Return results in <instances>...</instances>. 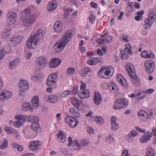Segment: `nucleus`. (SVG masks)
Masks as SVG:
<instances>
[{"mask_svg": "<svg viewBox=\"0 0 156 156\" xmlns=\"http://www.w3.org/2000/svg\"><path fill=\"white\" fill-rule=\"evenodd\" d=\"M43 37L42 30L38 29L37 33L29 37L26 43L27 47L30 49L35 48L39 41L42 40Z\"/></svg>", "mask_w": 156, "mask_h": 156, "instance_id": "obj_1", "label": "nucleus"}, {"mask_svg": "<svg viewBox=\"0 0 156 156\" xmlns=\"http://www.w3.org/2000/svg\"><path fill=\"white\" fill-rule=\"evenodd\" d=\"M25 12L26 16L25 17H22L21 20L24 26H29L32 25L35 22L36 17L30 12V9L29 8L25 9Z\"/></svg>", "mask_w": 156, "mask_h": 156, "instance_id": "obj_2", "label": "nucleus"}, {"mask_svg": "<svg viewBox=\"0 0 156 156\" xmlns=\"http://www.w3.org/2000/svg\"><path fill=\"white\" fill-rule=\"evenodd\" d=\"M156 19V14L154 12H151L148 14V19L145 20L144 27L145 29H149Z\"/></svg>", "mask_w": 156, "mask_h": 156, "instance_id": "obj_3", "label": "nucleus"}, {"mask_svg": "<svg viewBox=\"0 0 156 156\" xmlns=\"http://www.w3.org/2000/svg\"><path fill=\"white\" fill-rule=\"evenodd\" d=\"M18 87L20 90L18 94L19 96L20 97L24 95V92L28 90L29 84L25 80H21L19 83Z\"/></svg>", "mask_w": 156, "mask_h": 156, "instance_id": "obj_4", "label": "nucleus"}, {"mask_svg": "<svg viewBox=\"0 0 156 156\" xmlns=\"http://www.w3.org/2000/svg\"><path fill=\"white\" fill-rule=\"evenodd\" d=\"M146 72L148 74L152 73L154 69V64L152 60L146 61L144 63Z\"/></svg>", "mask_w": 156, "mask_h": 156, "instance_id": "obj_5", "label": "nucleus"}, {"mask_svg": "<svg viewBox=\"0 0 156 156\" xmlns=\"http://www.w3.org/2000/svg\"><path fill=\"white\" fill-rule=\"evenodd\" d=\"M72 32L70 30H67L62 36L61 39L59 41L66 45L69 41L71 38Z\"/></svg>", "mask_w": 156, "mask_h": 156, "instance_id": "obj_6", "label": "nucleus"}, {"mask_svg": "<svg viewBox=\"0 0 156 156\" xmlns=\"http://www.w3.org/2000/svg\"><path fill=\"white\" fill-rule=\"evenodd\" d=\"M7 22L9 26L14 24L16 19V14L12 12L8 13L7 15Z\"/></svg>", "mask_w": 156, "mask_h": 156, "instance_id": "obj_7", "label": "nucleus"}, {"mask_svg": "<svg viewBox=\"0 0 156 156\" xmlns=\"http://www.w3.org/2000/svg\"><path fill=\"white\" fill-rule=\"evenodd\" d=\"M65 122L69 123V126L72 128L76 127L78 123V120L74 117L68 116L65 119Z\"/></svg>", "mask_w": 156, "mask_h": 156, "instance_id": "obj_8", "label": "nucleus"}, {"mask_svg": "<svg viewBox=\"0 0 156 156\" xmlns=\"http://www.w3.org/2000/svg\"><path fill=\"white\" fill-rule=\"evenodd\" d=\"M32 117L33 118V119L32 120H29V121L32 122L31 126V128L34 130L38 132L40 130L38 118L36 116H32Z\"/></svg>", "mask_w": 156, "mask_h": 156, "instance_id": "obj_9", "label": "nucleus"}, {"mask_svg": "<svg viewBox=\"0 0 156 156\" xmlns=\"http://www.w3.org/2000/svg\"><path fill=\"white\" fill-rule=\"evenodd\" d=\"M57 77L56 73H53L49 75L47 79V84L49 86L53 85L57 81Z\"/></svg>", "mask_w": 156, "mask_h": 156, "instance_id": "obj_10", "label": "nucleus"}, {"mask_svg": "<svg viewBox=\"0 0 156 156\" xmlns=\"http://www.w3.org/2000/svg\"><path fill=\"white\" fill-rule=\"evenodd\" d=\"M15 119L17 120L21 121V122H23V123L26 121L29 122V120H32L33 118L32 116H28L26 115H20L15 117Z\"/></svg>", "mask_w": 156, "mask_h": 156, "instance_id": "obj_11", "label": "nucleus"}, {"mask_svg": "<svg viewBox=\"0 0 156 156\" xmlns=\"http://www.w3.org/2000/svg\"><path fill=\"white\" fill-rule=\"evenodd\" d=\"M65 45L64 43L59 41L56 42L54 46V49L55 51L59 52L63 51L65 48Z\"/></svg>", "mask_w": 156, "mask_h": 156, "instance_id": "obj_12", "label": "nucleus"}, {"mask_svg": "<svg viewBox=\"0 0 156 156\" xmlns=\"http://www.w3.org/2000/svg\"><path fill=\"white\" fill-rule=\"evenodd\" d=\"M138 113L139 115L142 117V118H141V119L143 122H144L147 121L148 119L149 118L148 112H145L144 110L139 111L138 112Z\"/></svg>", "mask_w": 156, "mask_h": 156, "instance_id": "obj_13", "label": "nucleus"}, {"mask_svg": "<svg viewBox=\"0 0 156 156\" xmlns=\"http://www.w3.org/2000/svg\"><path fill=\"white\" fill-rule=\"evenodd\" d=\"M116 79L117 81L122 86L126 88H128V83L126 79L121 74H118L117 76Z\"/></svg>", "mask_w": 156, "mask_h": 156, "instance_id": "obj_14", "label": "nucleus"}, {"mask_svg": "<svg viewBox=\"0 0 156 156\" xmlns=\"http://www.w3.org/2000/svg\"><path fill=\"white\" fill-rule=\"evenodd\" d=\"M79 97L81 99L87 98L90 97L89 91L86 89L83 90L79 91L78 93Z\"/></svg>", "mask_w": 156, "mask_h": 156, "instance_id": "obj_15", "label": "nucleus"}, {"mask_svg": "<svg viewBox=\"0 0 156 156\" xmlns=\"http://www.w3.org/2000/svg\"><path fill=\"white\" fill-rule=\"evenodd\" d=\"M63 25L62 23L59 21H57L55 23L54 26V30L56 32H62L63 30Z\"/></svg>", "mask_w": 156, "mask_h": 156, "instance_id": "obj_16", "label": "nucleus"}, {"mask_svg": "<svg viewBox=\"0 0 156 156\" xmlns=\"http://www.w3.org/2000/svg\"><path fill=\"white\" fill-rule=\"evenodd\" d=\"M151 136V133L147 132L140 139V142L142 143H146L150 140Z\"/></svg>", "mask_w": 156, "mask_h": 156, "instance_id": "obj_17", "label": "nucleus"}, {"mask_svg": "<svg viewBox=\"0 0 156 156\" xmlns=\"http://www.w3.org/2000/svg\"><path fill=\"white\" fill-rule=\"evenodd\" d=\"M23 37L22 36H15L10 39V41L13 43L14 46L17 45L22 41Z\"/></svg>", "mask_w": 156, "mask_h": 156, "instance_id": "obj_18", "label": "nucleus"}, {"mask_svg": "<svg viewBox=\"0 0 156 156\" xmlns=\"http://www.w3.org/2000/svg\"><path fill=\"white\" fill-rule=\"evenodd\" d=\"M41 145L40 142L37 141H31L29 144V147L30 149L35 151L37 149V147Z\"/></svg>", "mask_w": 156, "mask_h": 156, "instance_id": "obj_19", "label": "nucleus"}, {"mask_svg": "<svg viewBox=\"0 0 156 156\" xmlns=\"http://www.w3.org/2000/svg\"><path fill=\"white\" fill-rule=\"evenodd\" d=\"M94 101V103L97 105L100 104L102 101V98L101 94L98 92L95 93Z\"/></svg>", "mask_w": 156, "mask_h": 156, "instance_id": "obj_20", "label": "nucleus"}, {"mask_svg": "<svg viewBox=\"0 0 156 156\" xmlns=\"http://www.w3.org/2000/svg\"><path fill=\"white\" fill-rule=\"evenodd\" d=\"M126 67V70L130 76H132L133 74H135L134 67L132 64L130 62L127 63Z\"/></svg>", "mask_w": 156, "mask_h": 156, "instance_id": "obj_21", "label": "nucleus"}, {"mask_svg": "<svg viewBox=\"0 0 156 156\" xmlns=\"http://www.w3.org/2000/svg\"><path fill=\"white\" fill-rule=\"evenodd\" d=\"M102 60L101 58H91L87 61V63L90 65H95L98 63V62H101Z\"/></svg>", "mask_w": 156, "mask_h": 156, "instance_id": "obj_22", "label": "nucleus"}, {"mask_svg": "<svg viewBox=\"0 0 156 156\" xmlns=\"http://www.w3.org/2000/svg\"><path fill=\"white\" fill-rule=\"evenodd\" d=\"M116 120L117 118L113 116L111 118V128L115 130H118L119 128V124L116 122Z\"/></svg>", "mask_w": 156, "mask_h": 156, "instance_id": "obj_23", "label": "nucleus"}, {"mask_svg": "<svg viewBox=\"0 0 156 156\" xmlns=\"http://www.w3.org/2000/svg\"><path fill=\"white\" fill-rule=\"evenodd\" d=\"M37 64L41 67L45 66L47 60L46 58L43 57H39L37 59Z\"/></svg>", "mask_w": 156, "mask_h": 156, "instance_id": "obj_24", "label": "nucleus"}, {"mask_svg": "<svg viewBox=\"0 0 156 156\" xmlns=\"http://www.w3.org/2000/svg\"><path fill=\"white\" fill-rule=\"evenodd\" d=\"M61 60L58 58H54L49 63V66L51 67L55 68L58 66L61 63Z\"/></svg>", "mask_w": 156, "mask_h": 156, "instance_id": "obj_25", "label": "nucleus"}, {"mask_svg": "<svg viewBox=\"0 0 156 156\" xmlns=\"http://www.w3.org/2000/svg\"><path fill=\"white\" fill-rule=\"evenodd\" d=\"M107 68L106 67H102L101 70L99 71L98 73V76L101 78L103 77L101 74H103L104 73V74L107 76H108L111 73V71L108 70H107Z\"/></svg>", "mask_w": 156, "mask_h": 156, "instance_id": "obj_26", "label": "nucleus"}, {"mask_svg": "<svg viewBox=\"0 0 156 156\" xmlns=\"http://www.w3.org/2000/svg\"><path fill=\"white\" fill-rule=\"evenodd\" d=\"M117 101L118 104L122 107V108H126L128 104V101L124 98H119Z\"/></svg>", "mask_w": 156, "mask_h": 156, "instance_id": "obj_27", "label": "nucleus"}, {"mask_svg": "<svg viewBox=\"0 0 156 156\" xmlns=\"http://www.w3.org/2000/svg\"><path fill=\"white\" fill-rule=\"evenodd\" d=\"M90 71V69L89 68H84L81 69L80 72V75L82 77H85L87 76L89 72Z\"/></svg>", "mask_w": 156, "mask_h": 156, "instance_id": "obj_28", "label": "nucleus"}, {"mask_svg": "<svg viewBox=\"0 0 156 156\" xmlns=\"http://www.w3.org/2000/svg\"><path fill=\"white\" fill-rule=\"evenodd\" d=\"M32 103L33 108H38L39 105V101L37 96H35L32 98Z\"/></svg>", "mask_w": 156, "mask_h": 156, "instance_id": "obj_29", "label": "nucleus"}, {"mask_svg": "<svg viewBox=\"0 0 156 156\" xmlns=\"http://www.w3.org/2000/svg\"><path fill=\"white\" fill-rule=\"evenodd\" d=\"M132 77L131 80L134 84L136 86H138L140 84V82L138 77L135 74H133L130 76Z\"/></svg>", "mask_w": 156, "mask_h": 156, "instance_id": "obj_30", "label": "nucleus"}, {"mask_svg": "<svg viewBox=\"0 0 156 156\" xmlns=\"http://www.w3.org/2000/svg\"><path fill=\"white\" fill-rule=\"evenodd\" d=\"M58 140L62 143H64L66 140V137L64 133L62 131L60 130V132L57 135Z\"/></svg>", "mask_w": 156, "mask_h": 156, "instance_id": "obj_31", "label": "nucleus"}, {"mask_svg": "<svg viewBox=\"0 0 156 156\" xmlns=\"http://www.w3.org/2000/svg\"><path fill=\"white\" fill-rule=\"evenodd\" d=\"M48 98L49 101L52 103H54L56 102L58 98V96L57 95H51L49 96H47Z\"/></svg>", "mask_w": 156, "mask_h": 156, "instance_id": "obj_32", "label": "nucleus"}, {"mask_svg": "<svg viewBox=\"0 0 156 156\" xmlns=\"http://www.w3.org/2000/svg\"><path fill=\"white\" fill-rule=\"evenodd\" d=\"M43 75L40 72L38 71H37L35 73L32 77V79L34 80H38L42 77Z\"/></svg>", "mask_w": 156, "mask_h": 156, "instance_id": "obj_33", "label": "nucleus"}, {"mask_svg": "<svg viewBox=\"0 0 156 156\" xmlns=\"http://www.w3.org/2000/svg\"><path fill=\"white\" fill-rule=\"evenodd\" d=\"M72 103L78 108H79L80 105V102L78 101L76 98H71Z\"/></svg>", "mask_w": 156, "mask_h": 156, "instance_id": "obj_34", "label": "nucleus"}, {"mask_svg": "<svg viewBox=\"0 0 156 156\" xmlns=\"http://www.w3.org/2000/svg\"><path fill=\"white\" fill-rule=\"evenodd\" d=\"M155 152L154 150L152 148L149 147L147 150L146 154V156H154Z\"/></svg>", "mask_w": 156, "mask_h": 156, "instance_id": "obj_35", "label": "nucleus"}, {"mask_svg": "<svg viewBox=\"0 0 156 156\" xmlns=\"http://www.w3.org/2000/svg\"><path fill=\"white\" fill-rule=\"evenodd\" d=\"M19 62V60L18 58L16 59L13 61L10 62L9 64V67L10 69H13Z\"/></svg>", "mask_w": 156, "mask_h": 156, "instance_id": "obj_36", "label": "nucleus"}, {"mask_svg": "<svg viewBox=\"0 0 156 156\" xmlns=\"http://www.w3.org/2000/svg\"><path fill=\"white\" fill-rule=\"evenodd\" d=\"M57 7L56 5L53 2H51L48 6L47 8L48 10L49 11H51L55 9Z\"/></svg>", "mask_w": 156, "mask_h": 156, "instance_id": "obj_37", "label": "nucleus"}, {"mask_svg": "<svg viewBox=\"0 0 156 156\" xmlns=\"http://www.w3.org/2000/svg\"><path fill=\"white\" fill-rule=\"evenodd\" d=\"M106 34V33H105V35L101 36V37H104L103 41L104 43H108L111 42L112 38V36L110 35L105 36Z\"/></svg>", "mask_w": 156, "mask_h": 156, "instance_id": "obj_38", "label": "nucleus"}, {"mask_svg": "<svg viewBox=\"0 0 156 156\" xmlns=\"http://www.w3.org/2000/svg\"><path fill=\"white\" fill-rule=\"evenodd\" d=\"M22 109L24 111H27L31 108L30 104L27 102H24L22 105Z\"/></svg>", "mask_w": 156, "mask_h": 156, "instance_id": "obj_39", "label": "nucleus"}, {"mask_svg": "<svg viewBox=\"0 0 156 156\" xmlns=\"http://www.w3.org/2000/svg\"><path fill=\"white\" fill-rule=\"evenodd\" d=\"M12 34L11 31L10 30H6L2 35V37L4 38H7L9 37Z\"/></svg>", "mask_w": 156, "mask_h": 156, "instance_id": "obj_40", "label": "nucleus"}, {"mask_svg": "<svg viewBox=\"0 0 156 156\" xmlns=\"http://www.w3.org/2000/svg\"><path fill=\"white\" fill-rule=\"evenodd\" d=\"M70 93L71 91L70 90H65L60 95V97L61 98H66Z\"/></svg>", "mask_w": 156, "mask_h": 156, "instance_id": "obj_41", "label": "nucleus"}, {"mask_svg": "<svg viewBox=\"0 0 156 156\" xmlns=\"http://www.w3.org/2000/svg\"><path fill=\"white\" fill-rule=\"evenodd\" d=\"M74 145L73 146V148L74 150H78L81 149V147L80 145L79 144L78 141L76 140H74L73 141Z\"/></svg>", "mask_w": 156, "mask_h": 156, "instance_id": "obj_42", "label": "nucleus"}, {"mask_svg": "<svg viewBox=\"0 0 156 156\" xmlns=\"http://www.w3.org/2000/svg\"><path fill=\"white\" fill-rule=\"evenodd\" d=\"M114 137L111 135L108 136L106 138L107 143L108 144H111L112 143L114 140Z\"/></svg>", "mask_w": 156, "mask_h": 156, "instance_id": "obj_43", "label": "nucleus"}, {"mask_svg": "<svg viewBox=\"0 0 156 156\" xmlns=\"http://www.w3.org/2000/svg\"><path fill=\"white\" fill-rule=\"evenodd\" d=\"M5 131L7 132V133L9 134H12L14 133L16 131V130L10 127H6L4 129Z\"/></svg>", "mask_w": 156, "mask_h": 156, "instance_id": "obj_44", "label": "nucleus"}, {"mask_svg": "<svg viewBox=\"0 0 156 156\" xmlns=\"http://www.w3.org/2000/svg\"><path fill=\"white\" fill-rule=\"evenodd\" d=\"M8 145L7 140L6 139H4L3 140L2 144L0 145V149H4L7 147Z\"/></svg>", "mask_w": 156, "mask_h": 156, "instance_id": "obj_45", "label": "nucleus"}, {"mask_svg": "<svg viewBox=\"0 0 156 156\" xmlns=\"http://www.w3.org/2000/svg\"><path fill=\"white\" fill-rule=\"evenodd\" d=\"M80 142L81 146H86L89 144V141L88 139H86L81 140Z\"/></svg>", "mask_w": 156, "mask_h": 156, "instance_id": "obj_46", "label": "nucleus"}, {"mask_svg": "<svg viewBox=\"0 0 156 156\" xmlns=\"http://www.w3.org/2000/svg\"><path fill=\"white\" fill-rule=\"evenodd\" d=\"M136 99L137 101V103H138L139 102V101L144 98L145 96L141 95V93L138 92L136 94Z\"/></svg>", "mask_w": 156, "mask_h": 156, "instance_id": "obj_47", "label": "nucleus"}, {"mask_svg": "<svg viewBox=\"0 0 156 156\" xmlns=\"http://www.w3.org/2000/svg\"><path fill=\"white\" fill-rule=\"evenodd\" d=\"M75 69L73 67H70L67 70V73L70 75H73L75 73Z\"/></svg>", "mask_w": 156, "mask_h": 156, "instance_id": "obj_48", "label": "nucleus"}, {"mask_svg": "<svg viewBox=\"0 0 156 156\" xmlns=\"http://www.w3.org/2000/svg\"><path fill=\"white\" fill-rule=\"evenodd\" d=\"M23 124V122H22L18 120L15 121L13 123V125L15 127L19 128L22 126Z\"/></svg>", "mask_w": 156, "mask_h": 156, "instance_id": "obj_49", "label": "nucleus"}, {"mask_svg": "<svg viewBox=\"0 0 156 156\" xmlns=\"http://www.w3.org/2000/svg\"><path fill=\"white\" fill-rule=\"evenodd\" d=\"M114 109L115 110H119L121 109L122 108L121 105L118 104V101H116L115 102V104L113 107Z\"/></svg>", "mask_w": 156, "mask_h": 156, "instance_id": "obj_50", "label": "nucleus"}, {"mask_svg": "<svg viewBox=\"0 0 156 156\" xmlns=\"http://www.w3.org/2000/svg\"><path fill=\"white\" fill-rule=\"evenodd\" d=\"M95 16L92 14H90L89 16V19L90 22L92 24L94 23L95 21Z\"/></svg>", "mask_w": 156, "mask_h": 156, "instance_id": "obj_51", "label": "nucleus"}, {"mask_svg": "<svg viewBox=\"0 0 156 156\" xmlns=\"http://www.w3.org/2000/svg\"><path fill=\"white\" fill-rule=\"evenodd\" d=\"M95 121L98 123L101 124L103 122V120L102 118L100 117H96Z\"/></svg>", "mask_w": 156, "mask_h": 156, "instance_id": "obj_52", "label": "nucleus"}, {"mask_svg": "<svg viewBox=\"0 0 156 156\" xmlns=\"http://www.w3.org/2000/svg\"><path fill=\"white\" fill-rule=\"evenodd\" d=\"M4 94L5 96V99H9L12 95V94L11 92L5 91Z\"/></svg>", "mask_w": 156, "mask_h": 156, "instance_id": "obj_53", "label": "nucleus"}, {"mask_svg": "<svg viewBox=\"0 0 156 156\" xmlns=\"http://www.w3.org/2000/svg\"><path fill=\"white\" fill-rule=\"evenodd\" d=\"M126 140L129 142L131 143L133 141V137L128 134L126 136Z\"/></svg>", "mask_w": 156, "mask_h": 156, "instance_id": "obj_54", "label": "nucleus"}, {"mask_svg": "<svg viewBox=\"0 0 156 156\" xmlns=\"http://www.w3.org/2000/svg\"><path fill=\"white\" fill-rule=\"evenodd\" d=\"M5 53L6 52L5 48L2 49L0 50V59L3 58L4 55Z\"/></svg>", "mask_w": 156, "mask_h": 156, "instance_id": "obj_55", "label": "nucleus"}, {"mask_svg": "<svg viewBox=\"0 0 156 156\" xmlns=\"http://www.w3.org/2000/svg\"><path fill=\"white\" fill-rule=\"evenodd\" d=\"M138 133L137 131L133 130L132 131L129 133V134L131 135L132 136L134 137V136H136L138 134Z\"/></svg>", "mask_w": 156, "mask_h": 156, "instance_id": "obj_56", "label": "nucleus"}, {"mask_svg": "<svg viewBox=\"0 0 156 156\" xmlns=\"http://www.w3.org/2000/svg\"><path fill=\"white\" fill-rule=\"evenodd\" d=\"M154 91V89L152 88H150L146 90L144 92L147 94H149L152 93Z\"/></svg>", "mask_w": 156, "mask_h": 156, "instance_id": "obj_57", "label": "nucleus"}, {"mask_svg": "<svg viewBox=\"0 0 156 156\" xmlns=\"http://www.w3.org/2000/svg\"><path fill=\"white\" fill-rule=\"evenodd\" d=\"M147 52L146 51H143L141 53V56L144 58H147Z\"/></svg>", "mask_w": 156, "mask_h": 156, "instance_id": "obj_58", "label": "nucleus"}, {"mask_svg": "<svg viewBox=\"0 0 156 156\" xmlns=\"http://www.w3.org/2000/svg\"><path fill=\"white\" fill-rule=\"evenodd\" d=\"M5 96L4 92H0V99L2 101H4L5 99Z\"/></svg>", "mask_w": 156, "mask_h": 156, "instance_id": "obj_59", "label": "nucleus"}, {"mask_svg": "<svg viewBox=\"0 0 156 156\" xmlns=\"http://www.w3.org/2000/svg\"><path fill=\"white\" fill-rule=\"evenodd\" d=\"M87 131L88 133L91 134H93L94 132V130L93 128L90 126L87 127Z\"/></svg>", "mask_w": 156, "mask_h": 156, "instance_id": "obj_60", "label": "nucleus"}, {"mask_svg": "<svg viewBox=\"0 0 156 156\" xmlns=\"http://www.w3.org/2000/svg\"><path fill=\"white\" fill-rule=\"evenodd\" d=\"M90 5L91 7L94 9H97L98 8L97 4L93 2H92L90 3Z\"/></svg>", "mask_w": 156, "mask_h": 156, "instance_id": "obj_61", "label": "nucleus"}, {"mask_svg": "<svg viewBox=\"0 0 156 156\" xmlns=\"http://www.w3.org/2000/svg\"><path fill=\"white\" fill-rule=\"evenodd\" d=\"M122 156H130V155L129 154L128 151L127 150H125L123 151V152L122 153Z\"/></svg>", "mask_w": 156, "mask_h": 156, "instance_id": "obj_62", "label": "nucleus"}, {"mask_svg": "<svg viewBox=\"0 0 156 156\" xmlns=\"http://www.w3.org/2000/svg\"><path fill=\"white\" fill-rule=\"evenodd\" d=\"M121 38L125 42H128V37L127 35L126 34H124L123 35L122 37Z\"/></svg>", "mask_w": 156, "mask_h": 156, "instance_id": "obj_63", "label": "nucleus"}, {"mask_svg": "<svg viewBox=\"0 0 156 156\" xmlns=\"http://www.w3.org/2000/svg\"><path fill=\"white\" fill-rule=\"evenodd\" d=\"M68 140L69 141V143L67 144V146L68 147L71 146L72 144L73 140L72 137L71 136H69L68 138Z\"/></svg>", "mask_w": 156, "mask_h": 156, "instance_id": "obj_64", "label": "nucleus"}]
</instances>
